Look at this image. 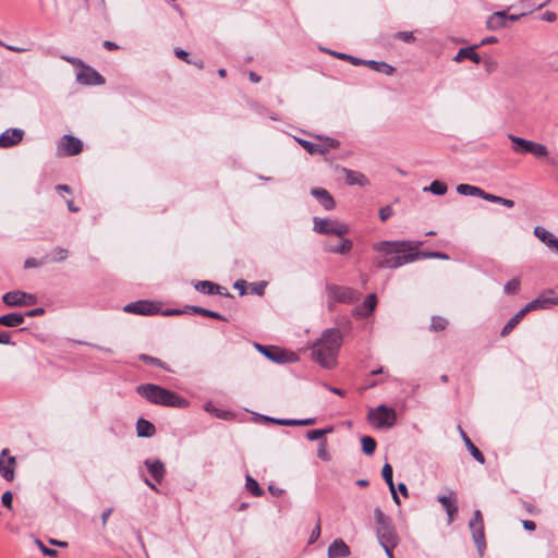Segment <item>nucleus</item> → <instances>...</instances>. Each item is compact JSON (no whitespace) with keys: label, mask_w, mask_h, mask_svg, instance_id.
Instances as JSON below:
<instances>
[{"label":"nucleus","mask_w":558,"mask_h":558,"mask_svg":"<svg viewBox=\"0 0 558 558\" xmlns=\"http://www.w3.org/2000/svg\"><path fill=\"white\" fill-rule=\"evenodd\" d=\"M11 335L8 331L0 332V344H11Z\"/></svg>","instance_id":"338daca9"},{"label":"nucleus","mask_w":558,"mask_h":558,"mask_svg":"<svg viewBox=\"0 0 558 558\" xmlns=\"http://www.w3.org/2000/svg\"><path fill=\"white\" fill-rule=\"evenodd\" d=\"M320 522L318 521L317 524L314 526V529L311 532L308 544L315 543L319 536H320Z\"/></svg>","instance_id":"bf43d9fd"},{"label":"nucleus","mask_w":558,"mask_h":558,"mask_svg":"<svg viewBox=\"0 0 558 558\" xmlns=\"http://www.w3.org/2000/svg\"><path fill=\"white\" fill-rule=\"evenodd\" d=\"M138 359L142 362H144V363L151 364V365H155V366L160 367L162 369L169 371V367L167 366V364L165 362H162L158 357L150 356V355H147V354H141L138 356Z\"/></svg>","instance_id":"37998d69"},{"label":"nucleus","mask_w":558,"mask_h":558,"mask_svg":"<svg viewBox=\"0 0 558 558\" xmlns=\"http://www.w3.org/2000/svg\"><path fill=\"white\" fill-rule=\"evenodd\" d=\"M447 190V184L438 180L433 181L429 186L424 187L425 192H430L439 196L446 194Z\"/></svg>","instance_id":"4c0bfd02"},{"label":"nucleus","mask_w":558,"mask_h":558,"mask_svg":"<svg viewBox=\"0 0 558 558\" xmlns=\"http://www.w3.org/2000/svg\"><path fill=\"white\" fill-rule=\"evenodd\" d=\"M519 323L520 322L514 316H512L501 329L500 336L507 337L519 325Z\"/></svg>","instance_id":"a18cd8bd"},{"label":"nucleus","mask_w":558,"mask_h":558,"mask_svg":"<svg viewBox=\"0 0 558 558\" xmlns=\"http://www.w3.org/2000/svg\"><path fill=\"white\" fill-rule=\"evenodd\" d=\"M362 450L366 456H372L376 449V441L371 436H363L361 439Z\"/></svg>","instance_id":"58836bf2"},{"label":"nucleus","mask_w":558,"mask_h":558,"mask_svg":"<svg viewBox=\"0 0 558 558\" xmlns=\"http://www.w3.org/2000/svg\"><path fill=\"white\" fill-rule=\"evenodd\" d=\"M35 543L40 548L41 553L45 556L56 557L58 555V551L56 549H51V548L45 546V544L40 539H36Z\"/></svg>","instance_id":"603ef678"},{"label":"nucleus","mask_w":558,"mask_h":558,"mask_svg":"<svg viewBox=\"0 0 558 558\" xmlns=\"http://www.w3.org/2000/svg\"><path fill=\"white\" fill-rule=\"evenodd\" d=\"M460 433H461V436L471 453V456L480 463H484L485 462V457L484 454L480 451V449L471 441V439L469 438V436L462 430L460 429Z\"/></svg>","instance_id":"473e14b6"},{"label":"nucleus","mask_w":558,"mask_h":558,"mask_svg":"<svg viewBox=\"0 0 558 558\" xmlns=\"http://www.w3.org/2000/svg\"><path fill=\"white\" fill-rule=\"evenodd\" d=\"M48 262L47 257L43 259H36L34 257H28L24 262V268H37L45 265Z\"/></svg>","instance_id":"de8ad7c7"},{"label":"nucleus","mask_w":558,"mask_h":558,"mask_svg":"<svg viewBox=\"0 0 558 558\" xmlns=\"http://www.w3.org/2000/svg\"><path fill=\"white\" fill-rule=\"evenodd\" d=\"M311 193L314 197H316V199L326 210H331L335 208V199L327 190L323 187H314L312 189Z\"/></svg>","instance_id":"6ab92c4d"},{"label":"nucleus","mask_w":558,"mask_h":558,"mask_svg":"<svg viewBox=\"0 0 558 558\" xmlns=\"http://www.w3.org/2000/svg\"><path fill=\"white\" fill-rule=\"evenodd\" d=\"M329 298L335 302L353 303L359 300L360 293L349 287L329 284L327 286Z\"/></svg>","instance_id":"9d476101"},{"label":"nucleus","mask_w":558,"mask_h":558,"mask_svg":"<svg viewBox=\"0 0 558 558\" xmlns=\"http://www.w3.org/2000/svg\"><path fill=\"white\" fill-rule=\"evenodd\" d=\"M534 235L544 244H546L550 250H553L554 243L558 242V238H556L553 233H550L545 228L539 226L534 228Z\"/></svg>","instance_id":"bb28decb"},{"label":"nucleus","mask_w":558,"mask_h":558,"mask_svg":"<svg viewBox=\"0 0 558 558\" xmlns=\"http://www.w3.org/2000/svg\"><path fill=\"white\" fill-rule=\"evenodd\" d=\"M448 325V320L444 317H440V316H434L432 318V324H430V330L432 331H441L444 329H446Z\"/></svg>","instance_id":"c03bdc74"},{"label":"nucleus","mask_w":558,"mask_h":558,"mask_svg":"<svg viewBox=\"0 0 558 558\" xmlns=\"http://www.w3.org/2000/svg\"><path fill=\"white\" fill-rule=\"evenodd\" d=\"M24 131L22 129H8L0 135V147L9 148L22 142Z\"/></svg>","instance_id":"dca6fc26"},{"label":"nucleus","mask_w":558,"mask_h":558,"mask_svg":"<svg viewBox=\"0 0 558 558\" xmlns=\"http://www.w3.org/2000/svg\"><path fill=\"white\" fill-rule=\"evenodd\" d=\"M136 432L140 437H151L156 428L153 423L145 418H138L136 423Z\"/></svg>","instance_id":"2f4dec72"},{"label":"nucleus","mask_w":558,"mask_h":558,"mask_svg":"<svg viewBox=\"0 0 558 558\" xmlns=\"http://www.w3.org/2000/svg\"><path fill=\"white\" fill-rule=\"evenodd\" d=\"M16 460L10 456L9 449H3L0 453V475L3 480L12 482L15 476Z\"/></svg>","instance_id":"9b49d317"},{"label":"nucleus","mask_w":558,"mask_h":558,"mask_svg":"<svg viewBox=\"0 0 558 558\" xmlns=\"http://www.w3.org/2000/svg\"><path fill=\"white\" fill-rule=\"evenodd\" d=\"M181 313H182V311H179V310L171 312V314H181ZM183 313L198 314V315H202L205 317H210V318L222 320V322L227 320V318L225 316H222L221 314H219L218 312H214L211 310H207V308H204L201 306H195V305H186Z\"/></svg>","instance_id":"a211bd4d"},{"label":"nucleus","mask_w":558,"mask_h":558,"mask_svg":"<svg viewBox=\"0 0 558 558\" xmlns=\"http://www.w3.org/2000/svg\"><path fill=\"white\" fill-rule=\"evenodd\" d=\"M24 323V315L20 313H9L0 316V325L5 327H17Z\"/></svg>","instance_id":"c756f323"},{"label":"nucleus","mask_w":558,"mask_h":558,"mask_svg":"<svg viewBox=\"0 0 558 558\" xmlns=\"http://www.w3.org/2000/svg\"><path fill=\"white\" fill-rule=\"evenodd\" d=\"M422 242L410 241H380L374 243L372 248L378 253L374 259L377 268H398L420 258L417 250Z\"/></svg>","instance_id":"f257e3e1"},{"label":"nucleus","mask_w":558,"mask_h":558,"mask_svg":"<svg viewBox=\"0 0 558 558\" xmlns=\"http://www.w3.org/2000/svg\"><path fill=\"white\" fill-rule=\"evenodd\" d=\"M125 313L136 314V315H154L157 314L159 308L150 301L140 300L136 302H132L126 304L123 307Z\"/></svg>","instance_id":"f8f14e48"},{"label":"nucleus","mask_w":558,"mask_h":558,"mask_svg":"<svg viewBox=\"0 0 558 558\" xmlns=\"http://www.w3.org/2000/svg\"><path fill=\"white\" fill-rule=\"evenodd\" d=\"M194 288L204 294L213 295L214 291L218 290V284L208 280L197 281Z\"/></svg>","instance_id":"c9c22d12"},{"label":"nucleus","mask_w":558,"mask_h":558,"mask_svg":"<svg viewBox=\"0 0 558 558\" xmlns=\"http://www.w3.org/2000/svg\"><path fill=\"white\" fill-rule=\"evenodd\" d=\"M531 310L529 307V305L526 304L524 307H522L515 315H513L519 322H521L524 316L530 313Z\"/></svg>","instance_id":"69168bd1"},{"label":"nucleus","mask_w":558,"mask_h":558,"mask_svg":"<svg viewBox=\"0 0 558 558\" xmlns=\"http://www.w3.org/2000/svg\"><path fill=\"white\" fill-rule=\"evenodd\" d=\"M76 81L84 85H102L105 78L93 68L83 65V69L76 74Z\"/></svg>","instance_id":"4468645a"},{"label":"nucleus","mask_w":558,"mask_h":558,"mask_svg":"<svg viewBox=\"0 0 558 558\" xmlns=\"http://www.w3.org/2000/svg\"><path fill=\"white\" fill-rule=\"evenodd\" d=\"M266 284L267 283L265 281L253 283L251 286V292L257 295H263L265 293Z\"/></svg>","instance_id":"6e6d98bb"},{"label":"nucleus","mask_w":558,"mask_h":558,"mask_svg":"<svg viewBox=\"0 0 558 558\" xmlns=\"http://www.w3.org/2000/svg\"><path fill=\"white\" fill-rule=\"evenodd\" d=\"M367 420L378 429L391 428L397 422V413L392 408L380 404L368 410Z\"/></svg>","instance_id":"20e7f679"},{"label":"nucleus","mask_w":558,"mask_h":558,"mask_svg":"<svg viewBox=\"0 0 558 558\" xmlns=\"http://www.w3.org/2000/svg\"><path fill=\"white\" fill-rule=\"evenodd\" d=\"M59 150H62L61 155L75 156L83 150V143L73 135H63L59 144Z\"/></svg>","instance_id":"ddd939ff"},{"label":"nucleus","mask_w":558,"mask_h":558,"mask_svg":"<svg viewBox=\"0 0 558 558\" xmlns=\"http://www.w3.org/2000/svg\"><path fill=\"white\" fill-rule=\"evenodd\" d=\"M365 65L376 72H381L387 75H392L395 68L384 61L368 60Z\"/></svg>","instance_id":"72a5a7b5"},{"label":"nucleus","mask_w":558,"mask_h":558,"mask_svg":"<svg viewBox=\"0 0 558 558\" xmlns=\"http://www.w3.org/2000/svg\"><path fill=\"white\" fill-rule=\"evenodd\" d=\"M469 527L472 532V537L476 545L477 551L480 556H483L486 548V542L484 534V521L480 510L474 511L473 518L469 522Z\"/></svg>","instance_id":"6e6552de"},{"label":"nucleus","mask_w":558,"mask_h":558,"mask_svg":"<svg viewBox=\"0 0 558 558\" xmlns=\"http://www.w3.org/2000/svg\"><path fill=\"white\" fill-rule=\"evenodd\" d=\"M396 37L405 43H411L414 40L413 33H411V32H399L396 34Z\"/></svg>","instance_id":"052dcab7"},{"label":"nucleus","mask_w":558,"mask_h":558,"mask_svg":"<svg viewBox=\"0 0 558 558\" xmlns=\"http://www.w3.org/2000/svg\"><path fill=\"white\" fill-rule=\"evenodd\" d=\"M420 258H440L448 259V255L441 252H418Z\"/></svg>","instance_id":"3c124183"},{"label":"nucleus","mask_w":558,"mask_h":558,"mask_svg":"<svg viewBox=\"0 0 558 558\" xmlns=\"http://www.w3.org/2000/svg\"><path fill=\"white\" fill-rule=\"evenodd\" d=\"M137 393L147 399L150 403L183 409L189 401L178 393L155 384H142L136 388Z\"/></svg>","instance_id":"7ed1b4c3"},{"label":"nucleus","mask_w":558,"mask_h":558,"mask_svg":"<svg viewBox=\"0 0 558 558\" xmlns=\"http://www.w3.org/2000/svg\"><path fill=\"white\" fill-rule=\"evenodd\" d=\"M350 555L349 546L341 539H335L328 547L329 558H345Z\"/></svg>","instance_id":"412c9836"},{"label":"nucleus","mask_w":558,"mask_h":558,"mask_svg":"<svg viewBox=\"0 0 558 558\" xmlns=\"http://www.w3.org/2000/svg\"><path fill=\"white\" fill-rule=\"evenodd\" d=\"M557 301L558 298L538 296L537 299L529 302L527 305L532 312L536 310H546L549 308L551 305H558Z\"/></svg>","instance_id":"c85d7f7f"},{"label":"nucleus","mask_w":558,"mask_h":558,"mask_svg":"<svg viewBox=\"0 0 558 558\" xmlns=\"http://www.w3.org/2000/svg\"><path fill=\"white\" fill-rule=\"evenodd\" d=\"M377 304L376 294H369L361 306L355 308V314L359 316H368L373 314Z\"/></svg>","instance_id":"a878e982"},{"label":"nucleus","mask_w":558,"mask_h":558,"mask_svg":"<svg viewBox=\"0 0 558 558\" xmlns=\"http://www.w3.org/2000/svg\"><path fill=\"white\" fill-rule=\"evenodd\" d=\"M144 464L154 481L156 483H161L166 475L165 464L159 459H146Z\"/></svg>","instance_id":"f3484780"},{"label":"nucleus","mask_w":558,"mask_h":558,"mask_svg":"<svg viewBox=\"0 0 558 558\" xmlns=\"http://www.w3.org/2000/svg\"><path fill=\"white\" fill-rule=\"evenodd\" d=\"M1 502L5 508L12 509L13 494L10 490L4 492L1 496Z\"/></svg>","instance_id":"5fc2aeb1"},{"label":"nucleus","mask_w":558,"mask_h":558,"mask_svg":"<svg viewBox=\"0 0 558 558\" xmlns=\"http://www.w3.org/2000/svg\"><path fill=\"white\" fill-rule=\"evenodd\" d=\"M508 138L512 143V150L517 154H527L530 146L533 141H529L519 136H515L513 134H509Z\"/></svg>","instance_id":"cd10ccee"},{"label":"nucleus","mask_w":558,"mask_h":558,"mask_svg":"<svg viewBox=\"0 0 558 558\" xmlns=\"http://www.w3.org/2000/svg\"><path fill=\"white\" fill-rule=\"evenodd\" d=\"M245 487L246 489L255 497H260L264 495V490L260 488L257 481H255L251 475H246L245 477Z\"/></svg>","instance_id":"e433bc0d"},{"label":"nucleus","mask_w":558,"mask_h":558,"mask_svg":"<svg viewBox=\"0 0 558 558\" xmlns=\"http://www.w3.org/2000/svg\"><path fill=\"white\" fill-rule=\"evenodd\" d=\"M392 208L391 206L387 205L379 209V218L381 221L388 220L392 216Z\"/></svg>","instance_id":"13d9d810"},{"label":"nucleus","mask_w":558,"mask_h":558,"mask_svg":"<svg viewBox=\"0 0 558 558\" xmlns=\"http://www.w3.org/2000/svg\"><path fill=\"white\" fill-rule=\"evenodd\" d=\"M353 247V243L349 239H343L338 244H326L325 251L336 254H348Z\"/></svg>","instance_id":"7c9ffc66"},{"label":"nucleus","mask_w":558,"mask_h":558,"mask_svg":"<svg viewBox=\"0 0 558 558\" xmlns=\"http://www.w3.org/2000/svg\"><path fill=\"white\" fill-rule=\"evenodd\" d=\"M320 143H313L304 138L295 137V141L304 148L310 155H326L331 149L340 146V142L333 137L315 135Z\"/></svg>","instance_id":"39448f33"},{"label":"nucleus","mask_w":558,"mask_h":558,"mask_svg":"<svg viewBox=\"0 0 558 558\" xmlns=\"http://www.w3.org/2000/svg\"><path fill=\"white\" fill-rule=\"evenodd\" d=\"M476 46L465 47L459 49L458 53L453 58V61L461 62L464 59H470L474 63L478 64L482 62V58L478 53L475 52Z\"/></svg>","instance_id":"393cba45"},{"label":"nucleus","mask_w":558,"mask_h":558,"mask_svg":"<svg viewBox=\"0 0 558 558\" xmlns=\"http://www.w3.org/2000/svg\"><path fill=\"white\" fill-rule=\"evenodd\" d=\"M343 172L345 173V182L349 185H360V186H366L369 184L368 179L365 174L359 171L343 169Z\"/></svg>","instance_id":"b1692460"},{"label":"nucleus","mask_w":558,"mask_h":558,"mask_svg":"<svg viewBox=\"0 0 558 558\" xmlns=\"http://www.w3.org/2000/svg\"><path fill=\"white\" fill-rule=\"evenodd\" d=\"M457 192L465 196H477L482 195L483 190L478 186H474L466 183H461L457 186Z\"/></svg>","instance_id":"f704fd0d"},{"label":"nucleus","mask_w":558,"mask_h":558,"mask_svg":"<svg viewBox=\"0 0 558 558\" xmlns=\"http://www.w3.org/2000/svg\"><path fill=\"white\" fill-rule=\"evenodd\" d=\"M317 457L324 461L330 460V454L327 451V440L322 439L318 444Z\"/></svg>","instance_id":"49530a36"},{"label":"nucleus","mask_w":558,"mask_h":558,"mask_svg":"<svg viewBox=\"0 0 558 558\" xmlns=\"http://www.w3.org/2000/svg\"><path fill=\"white\" fill-rule=\"evenodd\" d=\"M233 287L239 290L240 295H244L246 293V282L244 280H236Z\"/></svg>","instance_id":"680f3d73"},{"label":"nucleus","mask_w":558,"mask_h":558,"mask_svg":"<svg viewBox=\"0 0 558 558\" xmlns=\"http://www.w3.org/2000/svg\"><path fill=\"white\" fill-rule=\"evenodd\" d=\"M332 430H333L332 427L323 428V429H312L306 433V438L312 441H314V440L320 441L322 439H325L324 437L327 434L331 433Z\"/></svg>","instance_id":"a19ab883"},{"label":"nucleus","mask_w":558,"mask_h":558,"mask_svg":"<svg viewBox=\"0 0 558 558\" xmlns=\"http://www.w3.org/2000/svg\"><path fill=\"white\" fill-rule=\"evenodd\" d=\"M527 154H532L537 158L546 157L548 155V149L541 143L532 142Z\"/></svg>","instance_id":"79ce46f5"},{"label":"nucleus","mask_w":558,"mask_h":558,"mask_svg":"<svg viewBox=\"0 0 558 558\" xmlns=\"http://www.w3.org/2000/svg\"><path fill=\"white\" fill-rule=\"evenodd\" d=\"M341 343L342 333L339 329H326L312 345V356L323 367L332 368L336 365Z\"/></svg>","instance_id":"f03ea898"},{"label":"nucleus","mask_w":558,"mask_h":558,"mask_svg":"<svg viewBox=\"0 0 558 558\" xmlns=\"http://www.w3.org/2000/svg\"><path fill=\"white\" fill-rule=\"evenodd\" d=\"M52 254H53V257L51 259L52 262H63L68 258V250L62 248V247H56L52 251Z\"/></svg>","instance_id":"8fccbe9b"},{"label":"nucleus","mask_w":558,"mask_h":558,"mask_svg":"<svg viewBox=\"0 0 558 558\" xmlns=\"http://www.w3.org/2000/svg\"><path fill=\"white\" fill-rule=\"evenodd\" d=\"M521 287L520 278H513L504 286V293L507 295H514L519 292Z\"/></svg>","instance_id":"ea45409f"},{"label":"nucleus","mask_w":558,"mask_h":558,"mask_svg":"<svg viewBox=\"0 0 558 558\" xmlns=\"http://www.w3.org/2000/svg\"><path fill=\"white\" fill-rule=\"evenodd\" d=\"M174 53H175V56H177L178 58H180V59H182V60L186 61L187 63H191V61L187 59V58H189V53H187L185 50L180 49V48H177V49L174 50Z\"/></svg>","instance_id":"774afa93"},{"label":"nucleus","mask_w":558,"mask_h":558,"mask_svg":"<svg viewBox=\"0 0 558 558\" xmlns=\"http://www.w3.org/2000/svg\"><path fill=\"white\" fill-rule=\"evenodd\" d=\"M397 539L398 538H391L389 539V543H379L385 549L388 558H393L392 549L397 545Z\"/></svg>","instance_id":"864d4df0"},{"label":"nucleus","mask_w":558,"mask_h":558,"mask_svg":"<svg viewBox=\"0 0 558 558\" xmlns=\"http://www.w3.org/2000/svg\"><path fill=\"white\" fill-rule=\"evenodd\" d=\"M45 314V308L43 307H36L25 313L24 317H37Z\"/></svg>","instance_id":"e2e57ef3"},{"label":"nucleus","mask_w":558,"mask_h":558,"mask_svg":"<svg viewBox=\"0 0 558 558\" xmlns=\"http://www.w3.org/2000/svg\"><path fill=\"white\" fill-rule=\"evenodd\" d=\"M381 475H383V478L385 480L386 484L389 487V490L391 493L393 501L397 505H400V498H399V496L397 494L396 486H395V483H393V470H392V466L389 463H386L383 466Z\"/></svg>","instance_id":"4be33fe9"},{"label":"nucleus","mask_w":558,"mask_h":558,"mask_svg":"<svg viewBox=\"0 0 558 558\" xmlns=\"http://www.w3.org/2000/svg\"><path fill=\"white\" fill-rule=\"evenodd\" d=\"M255 347L259 352H262L265 356H267L272 362L284 363L288 361L286 359V353L276 347H265V345H262L258 343H256Z\"/></svg>","instance_id":"aec40b11"},{"label":"nucleus","mask_w":558,"mask_h":558,"mask_svg":"<svg viewBox=\"0 0 558 558\" xmlns=\"http://www.w3.org/2000/svg\"><path fill=\"white\" fill-rule=\"evenodd\" d=\"M437 500L441 504L448 515V524L454 521V517L458 513L457 497L454 492H450L449 496L439 495Z\"/></svg>","instance_id":"2eb2a0df"},{"label":"nucleus","mask_w":558,"mask_h":558,"mask_svg":"<svg viewBox=\"0 0 558 558\" xmlns=\"http://www.w3.org/2000/svg\"><path fill=\"white\" fill-rule=\"evenodd\" d=\"M480 197L485 199V201H487V202H490V203H497V201H498V196L497 195L487 193L484 190H483L482 195H480Z\"/></svg>","instance_id":"0e129e2a"},{"label":"nucleus","mask_w":558,"mask_h":558,"mask_svg":"<svg viewBox=\"0 0 558 558\" xmlns=\"http://www.w3.org/2000/svg\"><path fill=\"white\" fill-rule=\"evenodd\" d=\"M313 222L314 231L320 234H333L339 238H342L350 231L348 225L339 222L337 220L315 217Z\"/></svg>","instance_id":"423d86ee"},{"label":"nucleus","mask_w":558,"mask_h":558,"mask_svg":"<svg viewBox=\"0 0 558 558\" xmlns=\"http://www.w3.org/2000/svg\"><path fill=\"white\" fill-rule=\"evenodd\" d=\"M266 420L282 426H299V420L295 418H272L266 416Z\"/></svg>","instance_id":"09e8293b"},{"label":"nucleus","mask_w":558,"mask_h":558,"mask_svg":"<svg viewBox=\"0 0 558 558\" xmlns=\"http://www.w3.org/2000/svg\"><path fill=\"white\" fill-rule=\"evenodd\" d=\"M483 64L487 73L495 72L498 66L497 61L490 58L483 60Z\"/></svg>","instance_id":"4d7b16f0"},{"label":"nucleus","mask_w":558,"mask_h":558,"mask_svg":"<svg viewBox=\"0 0 558 558\" xmlns=\"http://www.w3.org/2000/svg\"><path fill=\"white\" fill-rule=\"evenodd\" d=\"M507 17L508 14L505 11H498L493 13L486 22L487 28L490 31H497L499 28L507 27Z\"/></svg>","instance_id":"5701e85b"},{"label":"nucleus","mask_w":558,"mask_h":558,"mask_svg":"<svg viewBox=\"0 0 558 558\" xmlns=\"http://www.w3.org/2000/svg\"><path fill=\"white\" fill-rule=\"evenodd\" d=\"M2 302L9 307L31 306L37 303V296L24 291H10L2 295Z\"/></svg>","instance_id":"1a4fd4ad"},{"label":"nucleus","mask_w":558,"mask_h":558,"mask_svg":"<svg viewBox=\"0 0 558 558\" xmlns=\"http://www.w3.org/2000/svg\"><path fill=\"white\" fill-rule=\"evenodd\" d=\"M374 515L377 524V537L379 543H389V539L398 538L389 517H387L379 508L375 509Z\"/></svg>","instance_id":"0eeeda50"}]
</instances>
